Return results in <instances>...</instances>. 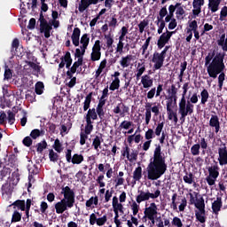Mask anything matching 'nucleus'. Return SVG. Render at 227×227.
Wrapping results in <instances>:
<instances>
[{
  "mask_svg": "<svg viewBox=\"0 0 227 227\" xmlns=\"http://www.w3.org/2000/svg\"><path fill=\"white\" fill-rule=\"evenodd\" d=\"M131 210L133 212V215H137L138 212H139V205L137 204V202L134 201L131 204Z\"/></svg>",
  "mask_w": 227,
  "mask_h": 227,
  "instance_id": "nucleus-56",
  "label": "nucleus"
},
{
  "mask_svg": "<svg viewBox=\"0 0 227 227\" xmlns=\"http://www.w3.org/2000/svg\"><path fill=\"white\" fill-rule=\"evenodd\" d=\"M218 162L220 166H226L227 164V148L226 144L222 143L218 147Z\"/></svg>",
  "mask_w": 227,
  "mask_h": 227,
  "instance_id": "nucleus-11",
  "label": "nucleus"
},
{
  "mask_svg": "<svg viewBox=\"0 0 227 227\" xmlns=\"http://www.w3.org/2000/svg\"><path fill=\"white\" fill-rule=\"evenodd\" d=\"M168 165H166V158L162 154V149L160 145H157L153 152V159L146 168L148 180H159L166 170Z\"/></svg>",
  "mask_w": 227,
  "mask_h": 227,
  "instance_id": "nucleus-2",
  "label": "nucleus"
},
{
  "mask_svg": "<svg viewBox=\"0 0 227 227\" xmlns=\"http://www.w3.org/2000/svg\"><path fill=\"white\" fill-rule=\"evenodd\" d=\"M53 148L54 150H56L58 152V153H61V152H63V147L61 145V142L59 141V139H56L53 145Z\"/></svg>",
  "mask_w": 227,
  "mask_h": 227,
  "instance_id": "nucleus-44",
  "label": "nucleus"
},
{
  "mask_svg": "<svg viewBox=\"0 0 227 227\" xmlns=\"http://www.w3.org/2000/svg\"><path fill=\"white\" fill-rule=\"evenodd\" d=\"M49 157H50V160H51V162H56L58 161V153H56L54 152V150H50V153H49Z\"/></svg>",
  "mask_w": 227,
  "mask_h": 227,
  "instance_id": "nucleus-60",
  "label": "nucleus"
},
{
  "mask_svg": "<svg viewBox=\"0 0 227 227\" xmlns=\"http://www.w3.org/2000/svg\"><path fill=\"white\" fill-rule=\"evenodd\" d=\"M45 148H47V142L45 141H43L37 145V152H39V153H42Z\"/></svg>",
  "mask_w": 227,
  "mask_h": 227,
  "instance_id": "nucleus-63",
  "label": "nucleus"
},
{
  "mask_svg": "<svg viewBox=\"0 0 227 227\" xmlns=\"http://www.w3.org/2000/svg\"><path fill=\"white\" fill-rule=\"evenodd\" d=\"M86 207H90L92 205H98V197H91L89 200L86 201Z\"/></svg>",
  "mask_w": 227,
  "mask_h": 227,
  "instance_id": "nucleus-42",
  "label": "nucleus"
},
{
  "mask_svg": "<svg viewBox=\"0 0 227 227\" xmlns=\"http://www.w3.org/2000/svg\"><path fill=\"white\" fill-rule=\"evenodd\" d=\"M205 6V0H193L192 1V19H196L201 13V7Z\"/></svg>",
  "mask_w": 227,
  "mask_h": 227,
  "instance_id": "nucleus-13",
  "label": "nucleus"
},
{
  "mask_svg": "<svg viewBox=\"0 0 227 227\" xmlns=\"http://www.w3.org/2000/svg\"><path fill=\"white\" fill-rule=\"evenodd\" d=\"M91 104V94H89L85 98V101L83 103V111H88L90 109V105Z\"/></svg>",
  "mask_w": 227,
  "mask_h": 227,
  "instance_id": "nucleus-43",
  "label": "nucleus"
},
{
  "mask_svg": "<svg viewBox=\"0 0 227 227\" xmlns=\"http://www.w3.org/2000/svg\"><path fill=\"white\" fill-rule=\"evenodd\" d=\"M96 114H98V118H100V120H102L104 118V107L102 106H97L96 108Z\"/></svg>",
  "mask_w": 227,
  "mask_h": 227,
  "instance_id": "nucleus-64",
  "label": "nucleus"
},
{
  "mask_svg": "<svg viewBox=\"0 0 227 227\" xmlns=\"http://www.w3.org/2000/svg\"><path fill=\"white\" fill-rule=\"evenodd\" d=\"M184 4L183 2H178L176 3L175 5L171 4L168 7V14L175 16V12L176 11V8H178V6H182Z\"/></svg>",
  "mask_w": 227,
  "mask_h": 227,
  "instance_id": "nucleus-38",
  "label": "nucleus"
},
{
  "mask_svg": "<svg viewBox=\"0 0 227 227\" xmlns=\"http://www.w3.org/2000/svg\"><path fill=\"white\" fill-rule=\"evenodd\" d=\"M22 219V215L19 213V211H14L12 214V223H19Z\"/></svg>",
  "mask_w": 227,
  "mask_h": 227,
  "instance_id": "nucleus-51",
  "label": "nucleus"
},
{
  "mask_svg": "<svg viewBox=\"0 0 227 227\" xmlns=\"http://www.w3.org/2000/svg\"><path fill=\"white\" fill-rule=\"evenodd\" d=\"M129 34V28L127 27H122L121 29V35L119 36V40H125V36Z\"/></svg>",
  "mask_w": 227,
  "mask_h": 227,
  "instance_id": "nucleus-58",
  "label": "nucleus"
},
{
  "mask_svg": "<svg viewBox=\"0 0 227 227\" xmlns=\"http://www.w3.org/2000/svg\"><path fill=\"white\" fill-rule=\"evenodd\" d=\"M227 18V6H223L221 11H220V18L219 20H221V22L226 20Z\"/></svg>",
  "mask_w": 227,
  "mask_h": 227,
  "instance_id": "nucleus-46",
  "label": "nucleus"
},
{
  "mask_svg": "<svg viewBox=\"0 0 227 227\" xmlns=\"http://www.w3.org/2000/svg\"><path fill=\"white\" fill-rule=\"evenodd\" d=\"M157 215H159V207H157V204L152 202L144 210V219L149 217H157Z\"/></svg>",
  "mask_w": 227,
  "mask_h": 227,
  "instance_id": "nucleus-10",
  "label": "nucleus"
},
{
  "mask_svg": "<svg viewBox=\"0 0 227 227\" xmlns=\"http://www.w3.org/2000/svg\"><path fill=\"white\" fill-rule=\"evenodd\" d=\"M120 89V78L114 79L112 83L110 84L109 90L111 91H114L115 90Z\"/></svg>",
  "mask_w": 227,
  "mask_h": 227,
  "instance_id": "nucleus-40",
  "label": "nucleus"
},
{
  "mask_svg": "<svg viewBox=\"0 0 227 227\" xmlns=\"http://www.w3.org/2000/svg\"><path fill=\"white\" fill-rule=\"evenodd\" d=\"M150 42H152V37H148L141 47L142 56H144L145 59L148 58L150 54L149 52H146V51H148V47L150 46Z\"/></svg>",
  "mask_w": 227,
  "mask_h": 227,
  "instance_id": "nucleus-26",
  "label": "nucleus"
},
{
  "mask_svg": "<svg viewBox=\"0 0 227 227\" xmlns=\"http://www.w3.org/2000/svg\"><path fill=\"white\" fill-rule=\"evenodd\" d=\"M44 88L45 86L43 85V82H36L35 87L36 95H42V93H43Z\"/></svg>",
  "mask_w": 227,
  "mask_h": 227,
  "instance_id": "nucleus-39",
  "label": "nucleus"
},
{
  "mask_svg": "<svg viewBox=\"0 0 227 227\" xmlns=\"http://www.w3.org/2000/svg\"><path fill=\"white\" fill-rule=\"evenodd\" d=\"M93 132V122L86 121L85 130L83 133L90 136Z\"/></svg>",
  "mask_w": 227,
  "mask_h": 227,
  "instance_id": "nucleus-50",
  "label": "nucleus"
},
{
  "mask_svg": "<svg viewBox=\"0 0 227 227\" xmlns=\"http://www.w3.org/2000/svg\"><path fill=\"white\" fill-rule=\"evenodd\" d=\"M209 126L215 129V134H217L219 130H221V122L219 121V116L211 115V118L209 120Z\"/></svg>",
  "mask_w": 227,
  "mask_h": 227,
  "instance_id": "nucleus-18",
  "label": "nucleus"
},
{
  "mask_svg": "<svg viewBox=\"0 0 227 227\" xmlns=\"http://www.w3.org/2000/svg\"><path fill=\"white\" fill-rule=\"evenodd\" d=\"M163 129H164V122L158 123V125L154 130L155 136H158V137L160 136Z\"/></svg>",
  "mask_w": 227,
  "mask_h": 227,
  "instance_id": "nucleus-54",
  "label": "nucleus"
},
{
  "mask_svg": "<svg viewBox=\"0 0 227 227\" xmlns=\"http://www.w3.org/2000/svg\"><path fill=\"white\" fill-rule=\"evenodd\" d=\"M183 180L184 182H185V184H189V185H192V184H195L194 176L192 175V173H189L184 176Z\"/></svg>",
  "mask_w": 227,
  "mask_h": 227,
  "instance_id": "nucleus-37",
  "label": "nucleus"
},
{
  "mask_svg": "<svg viewBox=\"0 0 227 227\" xmlns=\"http://www.w3.org/2000/svg\"><path fill=\"white\" fill-rule=\"evenodd\" d=\"M173 109H175V106H167V113L168 120H174L175 123H176L178 121V117H176V113H175Z\"/></svg>",
  "mask_w": 227,
  "mask_h": 227,
  "instance_id": "nucleus-27",
  "label": "nucleus"
},
{
  "mask_svg": "<svg viewBox=\"0 0 227 227\" xmlns=\"http://www.w3.org/2000/svg\"><path fill=\"white\" fill-rule=\"evenodd\" d=\"M39 22L41 33H44L45 38H51V31L52 30V25L48 24L47 20L43 17V14H40Z\"/></svg>",
  "mask_w": 227,
  "mask_h": 227,
  "instance_id": "nucleus-8",
  "label": "nucleus"
},
{
  "mask_svg": "<svg viewBox=\"0 0 227 227\" xmlns=\"http://www.w3.org/2000/svg\"><path fill=\"white\" fill-rule=\"evenodd\" d=\"M217 44L222 48L223 52H227V37L226 34H223L217 40Z\"/></svg>",
  "mask_w": 227,
  "mask_h": 227,
  "instance_id": "nucleus-25",
  "label": "nucleus"
},
{
  "mask_svg": "<svg viewBox=\"0 0 227 227\" xmlns=\"http://www.w3.org/2000/svg\"><path fill=\"white\" fill-rule=\"evenodd\" d=\"M178 113L181 116V120H185L186 116L194 113V105H192L191 101H187L185 98H181L178 104Z\"/></svg>",
  "mask_w": 227,
  "mask_h": 227,
  "instance_id": "nucleus-4",
  "label": "nucleus"
},
{
  "mask_svg": "<svg viewBox=\"0 0 227 227\" xmlns=\"http://www.w3.org/2000/svg\"><path fill=\"white\" fill-rule=\"evenodd\" d=\"M208 176L206 177V181L208 185H215V180L219 178V166L212 165L207 168Z\"/></svg>",
  "mask_w": 227,
  "mask_h": 227,
  "instance_id": "nucleus-6",
  "label": "nucleus"
},
{
  "mask_svg": "<svg viewBox=\"0 0 227 227\" xmlns=\"http://www.w3.org/2000/svg\"><path fill=\"white\" fill-rule=\"evenodd\" d=\"M143 178V168L141 167H137L133 171V179L135 182H139Z\"/></svg>",
  "mask_w": 227,
  "mask_h": 227,
  "instance_id": "nucleus-28",
  "label": "nucleus"
},
{
  "mask_svg": "<svg viewBox=\"0 0 227 227\" xmlns=\"http://www.w3.org/2000/svg\"><path fill=\"white\" fill-rule=\"evenodd\" d=\"M224 56H226L224 52H218L215 54V51H213L212 53H208L205 58V67H207V72L209 77L216 79L217 75H219V88H223V84L224 82V73H223V70L225 68Z\"/></svg>",
  "mask_w": 227,
  "mask_h": 227,
  "instance_id": "nucleus-1",
  "label": "nucleus"
},
{
  "mask_svg": "<svg viewBox=\"0 0 227 227\" xmlns=\"http://www.w3.org/2000/svg\"><path fill=\"white\" fill-rule=\"evenodd\" d=\"M102 46L100 45V40H97L94 43V45L92 47V51L90 53V61H100V59L102 58Z\"/></svg>",
  "mask_w": 227,
  "mask_h": 227,
  "instance_id": "nucleus-7",
  "label": "nucleus"
},
{
  "mask_svg": "<svg viewBox=\"0 0 227 227\" xmlns=\"http://www.w3.org/2000/svg\"><path fill=\"white\" fill-rule=\"evenodd\" d=\"M177 90L175 85H172L170 93L168 95V100L167 101V106H176V100L178 97H176Z\"/></svg>",
  "mask_w": 227,
  "mask_h": 227,
  "instance_id": "nucleus-14",
  "label": "nucleus"
},
{
  "mask_svg": "<svg viewBox=\"0 0 227 227\" xmlns=\"http://www.w3.org/2000/svg\"><path fill=\"white\" fill-rule=\"evenodd\" d=\"M196 218L200 223H205V209L203 211L199 210V212L196 213Z\"/></svg>",
  "mask_w": 227,
  "mask_h": 227,
  "instance_id": "nucleus-53",
  "label": "nucleus"
},
{
  "mask_svg": "<svg viewBox=\"0 0 227 227\" xmlns=\"http://www.w3.org/2000/svg\"><path fill=\"white\" fill-rule=\"evenodd\" d=\"M105 38L106 40V47H113V43H114V39H113V36H111V35H105Z\"/></svg>",
  "mask_w": 227,
  "mask_h": 227,
  "instance_id": "nucleus-55",
  "label": "nucleus"
},
{
  "mask_svg": "<svg viewBox=\"0 0 227 227\" xmlns=\"http://www.w3.org/2000/svg\"><path fill=\"white\" fill-rule=\"evenodd\" d=\"M140 79V83L142 84L144 90H150V88L153 86V78L149 74H144Z\"/></svg>",
  "mask_w": 227,
  "mask_h": 227,
  "instance_id": "nucleus-15",
  "label": "nucleus"
},
{
  "mask_svg": "<svg viewBox=\"0 0 227 227\" xmlns=\"http://www.w3.org/2000/svg\"><path fill=\"white\" fill-rule=\"evenodd\" d=\"M138 194L136 198L137 203L141 204L143 201H148L149 200H157L159 196H160V190H156L153 193L150 192V191H143L138 190Z\"/></svg>",
  "mask_w": 227,
  "mask_h": 227,
  "instance_id": "nucleus-5",
  "label": "nucleus"
},
{
  "mask_svg": "<svg viewBox=\"0 0 227 227\" xmlns=\"http://www.w3.org/2000/svg\"><path fill=\"white\" fill-rule=\"evenodd\" d=\"M200 97H201V104L205 105L207 104V102H208V90H207V89H204L201 92H200Z\"/></svg>",
  "mask_w": 227,
  "mask_h": 227,
  "instance_id": "nucleus-41",
  "label": "nucleus"
},
{
  "mask_svg": "<svg viewBox=\"0 0 227 227\" xmlns=\"http://www.w3.org/2000/svg\"><path fill=\"white\" fill-rule=\"evenodd\" d=\"M100 145H102V138L98 136L95 137L92 140V146H94V150H96V152H98Z\"/></svg>",
  "mask_w": 227,
  "mask_h": 227,
  "instance_id": "nucleus-35",
  "label": "nucleus"
},
{
  "mask_svg": "<svg viewBox=\"0 0 227 227\" xmlns=\"http://www.w3.org/2000/svg\"><path fill=\"white\" fill-rule=\"evenodd\" d=\"M98 118L97 111L95 108L89 109L87 114L85 115V121L93 122L91 120L95 121Z\"/></svg>",
  "mask_w": 227,
  "mask_h": 227,
  "instance_id": "nucleus-22",
  "label": "nucleus"
},
{
  "mask_svg": "<svg viewBox=\"0 0 227 227\" xmlns=\"http://www.w3.org/2000/svg\"><path fill=\"white\" fill-rule=\"evenodd\" d=\"M172 224H173L174 226H176V227H182V226H184V223H182V220H181L179 217H177V216H175V217L173 218V220H172Z\"/></svg>",
  "mask_w": 227,
  "mask_h": 227,
  "instance_id": "nucleus-62",
  "label": "nucleus"
},
{
  "mask_svg": "<svg viewBox=\"0 0 227 227\" xmlns=\"http://www.w3.org/2000/svg\"><path fill=\"white\" fill-rule=\"evenodd\" d=\"M164 59L166 56L162 53L154 52L152 59V63H153V70H160L164 65Z\"/></svg>",
  "mask_w": 227,
  "mask_h": 227,
  "instance_id": "nucleus-9",
  "label": "nucleus"
},
{
  "mask_svg": "<svg viewBox=\"0 0 227 227\" xmlns=\"http://www.w3.org/2000/svg\"><path fill=\"white\" fill-rule=\"evenodd\" d=\"M187 29L193 32L195 40H200V31L198 30V21L196 20L188 22Z\"/></svg>",
  "mask_w": 227,
  "mask_h": 227,
  "instance_id": "nucleus-17",
  "label": "nucleus"
},
{
  "mask_svg": "<svg viewBox=\"0 0 227 227\" xmlns=\"http://www.w3.org/2000/svg\"><path fill=\"white\" fill-rule=\"evenodd\" d=\"M81 36V29L79 27H75L73 31V35L71 36L72 42L75 47H79V38Z\"/></svg>",
  "mask_w": 227,
  "mask_h": 227,
  "instance_id": "nucleus-23",
  "label": "nucleus"
},
{
  "mask_svg": "<svg viewBox=\"0 0 227 227\" xmlns=\"http://www.w3.org/2000/svg\"><path fill=\"white\" fill-rule=\"evenodd\" d=\"M144 72H146V66L145 63H138L137 66L135 77H137V79H141Z\"/></svg>",
  "mask_w": 227,
  "mask_h": 227,
  "instance_id": "nucleus-24",
  "label": "nucleus"
},
{
  "mask_svg": "<svg viewBox=\"0 0 227 227\" xmlns=\"http://www.w3.org/2000/svg\"><path fill=\"white\" fill-rule=\"evenodd\" d=\"M200 144L193 145L191 147V153H192V155H194V156L200 155Z\"/></svg>",
  "mask_w": 227,
  "mask_h": 227,
  "instance_id": "nucleus-47",
  "label": "nucleus"
},
{
  "mask_svg": "<svg viewBox=\"0 0 227 227\" xmlns=\"http://www.w3.org/2000/svg\"><path fill=\"white\" fill-rule=\"evenodd\" d=\"M222 3V0H208L207 8L211 13H215L219 12V6Z\"/></svg>",
  "mask_w": 227,
  "mask_h": 227,
  "instance_id": "nucleus-19",
  "label": "nucleus"
},
{
  "mask_svg": "<svg viewBox=\"0 0 227 227\" xmlns=\"http://www.w3.org/2000/svg\"><path fill=\"white\" fill-rule=\"evenodd\" d=\"M66 65L67 68H70L72 65V57L70 56V52H67L62 61L59 63V68H63Z\"/></svg>",
  "mask_w": 227,
  "mask_h": 227,
  "instance_id": "nucleus-21",
  "label": "nucleus"
},
{
  "mask_svg": "<svg viewBox=\"0 0 227 227\" xmlns=\"http://www.w3.org/2000/svg\"><path fill=\"white\" fill-rule=\"evenodd\" d=\"M82 58H80L77 59V61L74 63L69 72H71V74H75L77 72V68H79V67H82Z\"/></svg>",
  "mask_w": 227,
  "mask_h": 227,
  "instance_id": "nucleus-36",
  "label": "nucleus"
},
{
  "mask_svg": "<svg viewBox=\"0 0 227 227\" xmlns=\"http://www.w3.org/2000/svg\"><path fill=\"white\" fill-rule=\"evenodd\" d=\"M12 205H15V207H18L20 210H26V201L24 200H16Z\"/></svg>",
  "mask_w": 227,
  "mask_h": 227,
  "instance_id": "nucleus-45",
  "label": "nucleus"
},
{
  "mask_svg": "<svg viewBox=\"0 0 227 227\" xmlns=\"http://www.w3.org/2000/svg\"><path fill=\"white\" fill-rule=\"evenodd\" d=\"M61 193L64 195V198L55 204L56 214H63L68 208H72L75 203V193H74L70 187H64Z\"/></svg>",
  "mask_w": 227,
  "mask_h": 227,
  "instance_id": "nucleus-3",
  "label": "nucleus"
},
{
  "mask_svg": "<svg viewBox=\"0 0 227 227\" xmlns=\"http://www.w3.org/2000/svg\"><path fill=\"white\" fill-rule=\"evenodd\" d=\"M150 120H152V110L150 108H146L145 110V124L150 125Z\"/></svg>",
  "mask_w": 227,
  "mask_h": 227,
  "instance_id": "nucleus-59",
  "label": "nucleus"
},
{
  "mask_svg": "<svg viewBox=\"0 0 227 227\" xmlns=\"http://www.w3.org/2000/svg\"><path fill=\"white\" fill-rule=\"evenodd\" d=\"M155 137L154 133H153V129H149L146 132H145V139H147V141H152V139H153V137Z\"/></svg>",
  "mask_w": 227,
  "mask_h": 227,
  "instance_id": "nucleus-57",
  "label": "nucleus"
},
{
  "mask_svg": "<svg viewBox=\"0 0 227 227\" xmlns=\"http://www.w3.org/2000/svg\"><path fill=\"white\" fill-rule=\"evenodd\" d=\"M84 160V156L82 154H74L71 160L72 164H81Z\"/></svg>",
  "mask_w": 227,
  "mask_h": 227,
  "instance_id": "nucleus-34",
  "label": "nucleus"
},
{
  "mask_svg": "<svg viewBox=\"0 0 227 227\" xmlns=\"http://www.w3.org/2000/svg\"><path fill=\"white\" fill-rule=\"evenodd\" d=\"M190 196V203L191 205H194V203H196V200H198V192H193L189 193Z\"/></svg>",
  "mask_w": 227,
  "mask_h": 227,
  "instance_id": "nucleus-61",
  "label": "nucleus"
},
{
  "mask_svg": "<svg viewBox=\"0 0 227 227\" xmlns=\"http://www.w3.org/2000/svg\"><path fill=\"white\" fill-rule=\"evenodd\" d=\"M193 205H195L196 208L201 212L205 210V200H203V197L196 199V201L193 203Z\"/></svg>",
  "mask_w": 227,
  "mask_h": 227,
  "instance_id": "nucleus-30",
  "label": "nucleus"
},
{
  "mask_svg": "<svg viewBox=\"0 0 227 227\" xmlns=\"http://www.w3.org/2000/svg\"><path fill=\"white\" fill-rule=\"evenodd\" d=\"M106 67H107V59H105L100 62L99 67L96 71V74H95L96 79H98V77H100V74L104 72V68H106Z\"/></svg>",
  "mask_w": 227,
  "mask_h": 227,
  "instance_id": "nucleus-29",
  "label": "nucleus"
},
{
  "mask_svg": "<svg viewBox=\"0 0 227 227\" xmlns=\"http://www.w3.org/2000/svg\"><path fill=\"white\" fill-rule=\"evenodd\" d=\"M12 77H13V73L10 68H8V66H5L4 81H9V79H12Z\"/></svg>",
  "mask_w": 227,
  "mask_h": 227,
  "instance_id": "nucleus-48",
  "label": "nucleus"
},
{
  "mask_svg": "<svg viewBox=\"0 0 227 227\" xmlns=\"http://www.w3.org/2000/svg\"><path fill=\"white\" fill-rule=\"evenodd\" d=\"M134 57L132 55H126L121 58L119 65H121V68H129V67H132Z\"/></svg>",
  "mask_w": 227,
  "mask_h": 227,
  "instance_id": "nucleus-16",
  "label": "nucleus"
},
{
  "mask_svg": "<svg viewBox=\"0 0 227 227\" xmlns=\"http://www.w3.org/2000/svg\"><path fill=\"white\" fill-rule=\"evenodd\" d=\"M173 35H175V32H169L168 30L165 33H163L158 40V43H157L158 48L163 49L166 43H168V42L171 40V36H173Z\"/></svg>",
  "mask_w": 227,
  "mask_h": 227,
  "instance_id": "nucleus-12",
  "label": "nucleus"
},
{
  "mask_svg": "<svg viewBox=\"0 0 227 227\" xmlns=\"http://www.w3.org/2000/svg\"><path fill=\"white\" fill-rule=\"evenodd\" d=\"M123 40L119 39V42L117 43V46L115 48L116 52L119 54H123V47H124Z\"/></svg>",
  "mask_w": 227,
  "mask_h": 227,
  "instance_id": "nucleus-49",
  "label": "nucleus"
},
{
  "mask_svg": "<svg viewBox=\"0 0 227 227\" xmlns=\"http://www.w3.org/2000/svg\"><path fill=\"white\" fill-rule=\"evenodd\" d=\"M130 127H132V121H123L120 124V128L124 129V130H129V129H130Z\"/></svg>",
  "mask_w": 227,
  "mask_h": 227,
  "instance_id": "nucleus-52",
  "label": "nucleus"
},
{
  "mask_svg": "<svg viewBox=\"0 0 227 227\" xmlns=\"http://www.w3.org/2000/svg\"><path fill=\"white\" fill-rule=\"evenodd\" d=\"M81 49H88V45H90V37H88V34H84L80 40Z\"/></svg>",
  "mask_w": 227,
  "mask_h": 227,
  "instance_id": "nucleus-32",
  "label": "nucleus"
},
{
  "mask_svg": "<svg viewBox=\"0 0 227 227\" xmlns=\"http://www.w3.org/2000/svg\"><path fill=\"white\" fill-rule=\"evenodd\" d=\"M221 207H223V202L221 201V199H217L215 200L212 204V210L215 214H217L221 210Z\"/></svg>",
  "mask_w": 227,
  "mask_h": 227,
  "instance_id": "nucleus-33",
  "label": "nucleus"
},
{
  "mask_svg": "<svg viewBox=\"0 0 227 227\" xmlns=\"http://www.w3.org/2000/svg\"><path fill=\"white\" fill-rule=\"evenodd\" d=\"M90 4H97V0H81L78 7L79 12H84Z\"/></svg>",
  "mask_w": 227,
  "mask_h": 227,
  "instance_id": "nucleus-20",
  "label": "nucleus"
},
{
  "mask_svg": "<svg viewBox=\"0 0 227 227\" xmlns=\"http://www.w3.org/2000/svg\"><path fill=\"white\" fill-rule=\"evenodd\" d=\"M67 79H69V82H67L68 88H74L75 86V82H77V78L74 75H72V72L67 71Z\"/></svg>",
  "mask_w": 227,
  "mask_h": 227,
  "instance_id": "nucleus-31",
  "label": "nucleus"
}]
</instances>
